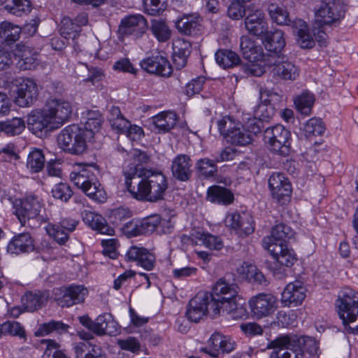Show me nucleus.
<instances>
[{"mask_svg":"<svg viewBox=\"0 0 358 358\" xmlns=\"http://www.w3.org/2000/svg\"><path fill=\"white\" fill-rule=\"evenodd\" d=\"M71 103L62 99H50L43 108L31 111L27 117L30 131L38 136L60 128L69 119Z\"/></svg>","mask_w":358,"mask_h":358,"instance_id":"1","label":"nucleus"},{"mask_svg":"<svg viewBox=\"0 0 358 358\" xmlns=\"http://www.w3.org/2000/svg\"><path fill=\"white\" fill-rule=\"evenodd\" d=\"M239 287L224 278L219 279L214 285L212 292L208 293L212 309V317L220 315H229L232 319H241L247 316L245 307L237 302Z\"/></svg>","mask_w":358,"mask_h":358,"instance_id":"2","label":"nucleus"},{"mask_svg":"<svg viewBox=\"0 0 358 358\" xmlns=\"http://www.w3.org/2000/svg\"><path fill=\"white\" fill-rule=\"evenodd\" d=\"M127 190L138 200L156 202L164 198L168 188L166 176L161 172H152L147 176L130 181L125 180Z\"/></svg>","mask_w":358,"mask_h":358,"instance_id":"3","label":"nucleus"},{"mask_svg":"<svg viewBox=\"0 0 358 358\" xmlns=\"http://www.w3.org/2000/svg\"><path fill=\"white\" fill-rule=\"evenodd\" d=\"M218 130L225 141L234 145L245 146L252 143L254 136L262 131L261 121L249 120L247 128L229 116H224L217 123Z\"/></svg>","mask_w":358,"mask_h":358,"instance_id":"4","label":"nucleus"},{"mask_svg":"<svg viewBox=\"0 0 358 358\" xmlns=\"http://www.w3.org/2000/svg\"><path fill=\"white\" fill-rule=\"evenodd\" d=\"M240 48L243 57L248 63L242 66L243 72L247 76H261L266 67L267 54L264 52L260 45L257 44L248 36L241 38Z\"/></svg>","mask_w":358,"mask_h":358,"instance_id":"5","label":"nucleus"},{"mask_svg":"<svg viewBox=\"0 0 358 358\" xmlns=\"http://www.w3.org/2000/svg\"><path fill=\"white\" fill-rule=\"evenodd\" d=\"M336 306L345 331L348 334L358 335V292L346 288L337 300Z\"/></svg>","mask_w":358,"mask_h":358,"instance_id":"6","label":"nucleus"},{"mask_svg":"<svg viewBox=\"0 0 358 358\" xmlns=\"http://www.w3.org/2000/svg\"><path fill=\"white\" fill-rule=\"evenodd\" d=\"M44 206L43 199L35 193H29L22 199L17 200L13 205V214L17 217L21 226H25L31 220L47 222L49 217L40 216ZM29 225V224H28Z\"/></svg>","mask_w":358,"mask_h":358,"instance_id":"7","label":"nucleus"},{"mask_svg":"<svg viewBox=\"0 0 358 358\" xmlns=\"http://www.w3.org/2000/svg\"><path fill=\"white\" fill-rule=\"evenodd\" d=\"M86 132L76 124L63 129L58 136V143L66 152L73 155H81L87 148Z\"/></svg>","mask_w":358,"mask_h":358,"instance_id":"8","label":"nucleus"},{"mask_svg":"<svg viewBox=\"0 0 358 358\" xmlns=\"http://www.w3.org/2000/svg\"><path fill=\"white\" fill-rule=\"evenodd\" d=\"M264 141L271 152L286 157L291 150V133L284 126L276 124L266 129Z\"/></svg>","mask_w":358,"mask_h":358,"instance_id":"9","label":"nucleus"},{"mask_svg":"<svg viewBox=\"0 0 358 358\" xmlns=\"http://www.w3.org/2000/svg\"><path fill=\"white\" fill-rule=\"evenodd\" d=\"M267 250L275 259L271 266L273 275L278 279H282L287 275V268L292 266L297 259L295 252L287 244L274 245Z\"/></svg>","mask_w":358,"mask_h":358,"instance_id":"10","label":"nucleus"},{"mask_svg":"<svg viewBox=\"0 0 358 358\" xmlns=\"http://www.w3.org/2000/svg\"><path fill=\"white\" fill-rule=\"evenodd\" d=\"M87 289L83 285L71 284L54 289L55 299L62 308H70L85 301Z\"/></svg>","mask_w":358,"mask_h":358,"instance_id":"11","label":"nucleus"},{"mask_svg":"<svg viewBox=\"0 0 358 358\" xmlns=\"http://www.w3.org/2000/svg\"><path fill=\"white\" fill-rule=\"evenodd\" d=\"M345 6L336 0L322 2L320 8L315 12V24L318 27L330 25L344 17Z\"/></svg>","mask_w":358,"mask_h":358,"instance_id":"12","label":"nucleus"},{"mask_svg":"<svg viewBox=\"0 0 358 358\" xmlns=\"http://www.w3.org/2000/svg\"><path fill=\"white\" fill-rule=\"evenodd\" d=\"M252 316L261 319L273 314L278 308L277 299L271 294L260 293L248 301Z\"/></svg>","mask_w":358,"mask_h":358,"instance_id":"13","label":"nucleus"},{"mask_svg":"<svg viewBox=\"0 0 358 358\" xmlns=\"http://www.w3.org/2000/svg\"><path fill=\"white\" fill-rule=\"evenodd\" d=\"M266 62V66H273V74L284 80H294L299 76V68L284 55H268Z\"/></svg>","mask_w":358,"mask_h":358,"instance_id":"14","label":"nucleus"},{"mask_svg":"<svg viewBox=\"0 0 358 358\" xmlns=\"http://www.w3.org/2000/svg\"><path fill=\"white\" fill-rule=\"evenodd\" d=\"M14 102L20 107H29L36 101L38 91L36 83L31 78H20L16 80Z\"/></svg>","mask_w":358,"mask_h":358,"instance_id":"15","label":"nucleus"},{"mask_svg":"<svg viewBox=\"0 0 358 358\" xmlns=\"http://www.w3.org/2000/svg\"><path fill=\"white\" fill-rule=\"evenodd\" d=\"M268 187L271 196L278 203L284 205L291 198L292 188L289 179L281 173H273L268 178Z\"/></svg>","mask_w":358,"mask_h":358,"instance_id":"16","label":"nucleus"},{"mask_svg":"<svg viewBox=\"0 0 358 358\" xmlns=\"http://www.w3.org/2000/svg\"><path fill=\"white\" fill-rule=\"evenodd\" d=\"M148 23L141 14H132L124 16L119 25V34L122 36H131L139 38L145 33Z\"/></svg>","mask_w":358,"mask_h":358,"instance_id":"17","label":"nucleus"},{"mask_svg":"<svg viewBox=\"0 0 358 358\" xmlns=\"http://www.w3.org/2000/svg\"><path fill=\"white\" fill-rule=\"evenodd\" d=\"M79 224V220L71 218H62L58 224L48 223L45 229L47 234L59 245H64Z\"/></svg>","mask_w":358,"mask_h":358,"instance_id":"18","label":"nucleus"},{"mask_svg":"<svg viewBox=\"0 0 358 358\" xmlns=\"http://www.w3.org/2000/svg\"><path fill=\"white\" fill-rule=\"evenodd\" d=\"M141 67L146 72L161 76L169 77L172 74L173 68L168 59L160 52L153 53L142 59Z\"/></svg>","mask_w":358,"mask_h":358,"instance_id":"19","label":"nucleus"},{"mask_svg":"<svg viewBox=\"0 0 358 358\" xmlns=\"http://www.w3.org/2000/svg\"><path fill=\"white\" fill-rule=\"evenodd\" d=\"M208 292H199L188 304L186 317L189 320L198 322L208 313L212 316V309L210 308V301L208 298Z\"/></svg>","mask_w":358,"mask_h":358,"instance_id":"20","label":"nucleus"},{"mask_svg":"<svg viewBox=\"0 0 358 358\" xmlns=\"http://www.w3.org/2000/svg\"><path fill=\"white\" fill-rule=\"evenodd\" d=\"M228 227L239 236H248L255 231V221L250 213L242 211L229 214L226 217Z\"/></svg>","mask_w":358,"mask_h":358,"instance_id":"21","label":"nucleus"},{"mask_svg":"<svg viewBox=\"0 0 358 358\" xmlns=\"http://www.w3.org/2000/svg\"><path fill=\"white\" fill-rule=\"evenodd\" d=\"M6 250L12 255L31 253L36 250L34 238L29 232L19 233L9 241Z\"/></svg>","mask_w":358,"mask_h":358,"instance_id":"22","label":"nucleus"},{"mask_svg":"<svg viewBox=\"0 0 358 358\" xmlns=\"http://www.w3.org/2000/svg\"><path fill=\"white\" fill-rule=\"evenodd\" d=\"M125 259L129 262H135L147 271H152L155 266V255L141 246H130L125 254Z\"/></svg>","mask_w":358,"mask_h":358,"instance_id":"23","label":"nucleus"},{"mask_svg":"<svg viewBox=\"0 0 358 358\" xmlns=\"http://www.w3.org/2000/svg\"><path fill=\"white\" fill-rule=\"evenodd\" d=\"M306 289L300 280L289 282L285 287L281 297L284 306L295 307L301 305L306 297Z\"/></svg>","mask_w":358,"mask_h":358,"instance_id":"24","label":"nucleus"},{"mask_svg":"<svg viewBox=\"0 0 358 358\" xmlns=\"http://www.w3.org/2000/svg\"><path fill=\"white\" fill-rule=\"evenodd\" d=\"M99 170L96 165L89 164H78L70 173L71 181L82 191L90 182L94 180Z\"/></svg>","mask_w":358,"mask_h":358,"instance_id":"25","label":"nucleus"},{"mask_svg":"<svg viewBox=\"0 0 358 358\" xmlns=\"http://www.w3.org/2000/svg\"><path fill=\"white\" fill-rule=\"evenodd\" d=\"M294 234V231L289 226L285 224H277L273 227L271 235L264 238L262 245L267 250L274 245H287V241L293 237Z\"/></svg>","mask_w":358,"mask_h":358,"instance_id":"26","label":"nucleus"},{"mask_svg":"<svg viewBox=\"0 0 358 358\" xmlns=\"http://www.w3.org/2000/svg\"><path fill=\"white\" fill-rule=\"evenodd\" d=\"M192 162L189 156L185 154L176 155L171 163L173 176L180 181H187L192 176Z\"/></svg>","mask_w":358,"mask_h":358,"instance_id":"27","label":"nucleus"},{"mask_svg":"<svg viewBox=\"0 0 358 358\" xmlns=\"http://www.w3.org/2000/svg\"><path fill=\"white\" fill-rule=\"evenodd\" d=\"M245 29L252 35L261 36L268 30V23L264 13L260 9H256L250 13L245 19Z\"/></svg>","mask_w":358,"mask_h":358,"instance_id":"28","label":"nucleus"},{"mask_svg":"<svg viewBox=\"0 0 358 358\" xmlns=\"http://www.w3.org/2000/svg\"><path fill=\"white\" fill-rule=\"evenodd\" d=\"M178 31L184 35L195 36L201 31L200 17L198 14H184L175 21Z\"/></svg>","mask_w":358,"mask_h":358,"instance_id":"29","label":"nucleus"},{"mask_svg":"<svg viewBox=\"0 0 358 358\" xmlns=\"http://www.w3.org/2000/svg\"><path fill=\"white\" fill-rule=\"evenodd\" d=\"M297 347L292 349L297 358H320L319 343L313 338L302 336L296 338Z\"/></svg>","mask_w":358,"mask_h":358,"instance_id":"30","label":"nucleus"},{"mask_svg":"<svg viewBox=\"0 0 358 358\" xmlns=\"http://www.w3.org/2000/svg\"><path fill=\"white\" fill-rule=\"evenodd\" d=\"M80 214L83 222L92 229L103 234H112L113 229L108 225L101 215L88 210H82Z\"/></svg>","mask_w":358,"mask_h":358,"instance_id":"31","label":"nucleus"},{"mask_svg":"<svg viewBox=\"0 0 358 358\" xmlns=\"http://www.w3.org/2000/svg\"><path fill=\"white\" fill-rule=\"evenodd\" d=\"M297 36V43L301 48L310 49L315 45V41L309 32L308 24L301 19H296L290 24Z\"/></svg>","mask_w":358,"mask_h":358,"instance_id":"32","label":"nucleus"},{"mask_svg":"<svg viewBox=\"0 0 358 358\" xmlns=\"http://www.w3.org/2000/svg\"><path fill=\"white\" fill-rule=\"evenodd\" d=\"M173 62L178 69L183 68L191 52V44L183 38H178L173 43Z\"/></svg>","mask_w":358,"mask_h":358,"instance_id":"33","label":"nucleus"},{"mask_svg":"<svg viewBox=\"0 0 358 358\" xmlns=\"http://www.w3.org/2000/svg\"><path fill=\"white\" fill-rule=\"evenodd\" d=\"M118 332V324L112 314L105 313L99 315L95 320V334L113 336Z\"/></svg>","mask_w":358,"mask_h":358,"instance_id":"34","label":"nucleus"},{"mask_svg":"<svg viewBox=\"0 0 358 358\" xmlns=\"http://www.w3.org/2000/svg\"><path fill=\"white\" fill-rule=\"evenodd\" d=\"M207 199L213 203L228 206L233 203L234 196L232 192L219 185H213L207 189Z\"/></svg>","mask_w":358,"mask_h":358,"instance_id":"35","label":"nucleus"},{"mask_svg":"<svg viewBox=\"0 0 358 358\" xmlns=\"http://www.w3.org/2000/svg\"><path fill=\"white\" fill-rule=\"evenodd\" d=\"M265 37V48L269 53L267 55H282L281 51L285 45L284 33L280 29L267 32Z\"/></svg>","mask_w":358,"mask_h":358,"instance_id":"36","label":"nucleus"},{"mask_svg":"<svg viewBox=\"0 0 358 358\" xmlns=\"http://www.w3.org/2000/svg\"><path fill=\"white\" fill-rule=\"evenodd\" d=\"M261 93L262 96L266 95L269 98L266 100L268 101L269 103H261L257 107V108L255 110V118L254 120L257 121V118H258L261 121H268L275 114L274 108L271 104V102L273 100V97L276 96L278 100H280L282 97L278 93L273 92L267 89L262 90Z\"/></svg>","mask_w":358,"mask_h":358,"instance_id":"37","label":"nucleus"},{"mask_svg":"<svg viewBox=\"0 0 358 358\" xmlns=\"http://www.w3.org/2000/svg\"><path fill=\"white\" fill-rule=\"evenodd\" d=\"M0 4L8 13L17 17L26 15L31 10L29 0H0Z\"/></svg>","mask_w":358,"mask_h":358,"instance_id":"38","label":"nucleus"},{"mask_svg":"<svg viewBox=\"0 0 358 358\" xmlns=\"http://www.w3.org/2000/svg\"><path fill=\"white\" fill-rule=\"evenodd\" d=\"M48 295L40 291L27 292L22 297V305L24 310L34 312L41 308L46 301Z\"/></svg>","mask_w":358,"mask_h":358,"instance_id":"39","label":"nucleus"},{"mask_svg":"<svg viewBox=\"0 0 358 358\" xmlns=\"http://www.w3.org/2000/svg\"><path fill=\"white\" fill-rule=\"evenodd\" d=\"M149 29L153 37L159 43L168 42L172 36V31L167 22L162 19H152L150 20Z\"/></svg>","mask_w":358,"mask_h":358,"instance_id":"40","label":"nucleus"},{"mask_svg":"<svg viewBox=\"0 0 358 358\" xmlns=\"http://www.w3.org/2000/svg\"><path fill=\"white\" fill-rule=\"evenodd\" d=\"M237 272L251 283L259 285L266 284V280L264 274L253 264L243 262L237 268Z\"/></svg>","mask_w":358,"mask_h":358,"instance_id":"41","label":"nucleus"},{"mask_svg":"<svg viewBox=\"0 0 358 358\" xmlns=\"http://www.w3.org/2000/svg\"><path fill=\"white\" fill-rule=\"evenodd\" d=\"M108 120L111 129L118 134H124L129 125V121L123 116L117 106L110 108Z\"/></svg>","mask_w":358,"mask_h":358,"instance_id":"42","label":"nucleus"},{"mask_svg":"<svg viewBox=\"0 0 358 358\" xmlns=\"http://www.w3.org/2000/svg\"><path fill=\"white\" fill-rule=\"evenodd\" d=\"M82 123L84 127L82 128L87 134L88 138L93 136V134L98 131L101 126L103 118L101 114L97 110L88 111L84 117Z\"/></svg>","mask_w":358,"mask_h":358,"instance_id":"43","label":"nucleus"},{"mask_svg":"<svg viewBox=\"0 0 358 358\" xmlns=\"http://www.w3.org/2000/svg\"><path fill=\"white\" fill-rule=\"evenodd\" d=\"M20 54H17L19 59L17 62L18 67L23 71L35 69L37 66V53L29 47L23 45L18 50Z\"/></svg>","mask_w":358,"mask_h":358,"instance_id":"44","label":"nucleus"},{"mask_svg":"<svg viewBox=\"0 0 358 358\" xmlns=\"http://www.w3.org/2000/svg\"><path fill=\"white\" fill-rule=\"evenodd\" d=\"M152 122L159 131H169L177 123L176 114L173 112L160 113L152 117Z\"/></svg>","mask_w":358,"mask_h":358,"instance_id":"45","label":"nucleus"},{"mask_svg":"<svg viewBox=\"0 0 358 358\" xmlns=\"http://www.w3.org/2000/svg\"><path fill=\"white\" fill-rule=\"evenodd\" d=\"M21 29L8 21L0 23V38L7 44L10 45L17 41L20 38Z\"/></svg>","mask_w":358,"mask_h":358,"instance_id":"46","label":"nucleus"},{"mask_svg":"<svg viewBox=\"0 0 358 358\" xmlns=\"http://www.w3.org/2000/svg\"><path fill=\"white\" fill-rule=\"evenodd\" d=\"M217 64L223 69L232 68L240 62L239 56L234 51L227 49H220L215 55Z\"/></svg>","mask_w":358,"mask_h":358,"instance_id":"47","label":"nucleus"},{"mask_svg":"<svg viewBox=\"0 0 358 358\" xmlns=\"http://www.w3.org/2000/svg\"><path fill=\"white\" fill-rule=\"evenodd\" d=\"M83 192L89 198L96 202L103 203L106 201V192L98 180L96 176L94 177V180H92L89 185L83 188Z\"/></svg>","mask_w":358,"mask_h":358,"instance_id":"48","label":"nucleus"},{"mask_svg":"<svg viewBox=\"0 0 358 358\" xmlns=\"http://www.w3.org/2000/svg\"><path fill=\"white\" fill-rule=\"evenodd\" d=\"M74 351L76 358H106L101 347L92 345L90 350V345L84 342L76 344Z\"/></svg>","mask_w":358,"mask_h":358,"instance_id":"49","label":"nucleus"},{"mask_svg":"<svg viewBox=\"0 0 358 358\" xmlns=\"http://www.w3.org/2000/svg\"><path fill=\"white\" fill-rule=\"evenodd\" d=\"M69 329V326L62 321L50 320L48 322L41 324L35 332V335L36 336H44L52 332L62 334L66 333Z\"/></svg>","mask_w":358,"mask_h":358,"instance_id":"50","label":"nucleus"},{"mask_svg":"<svg viewBox=\"0 0 358 358\" xmlns=\"http://www.w3.org/2000/svg\"><path fill=\"white\" fill-rule=\"evenodd\" d=\"M24 128L25 122L20 117H13L0 122V133L3 131L8 136L19 135Z\"/></svg>","mask_w":358,"mask_h":358,"instance_id":"51","label":"nucleus"},{"mask_svg":"<svg viewBox=\"0 0 358 358\" xmlns=\"http://www.w3.org/2000/svg\"><path fill=\"white\" fill-rule=\"evenodd\" d=\"M45 162V159L43 152L39 149H34L27 157V168L31 173H39L44 168Z\"/></svg>","mask_w":358,"mask_h":358,"instance_id":"52","label":"nucleus"},{"mask_svg":"<svg viewBox=\"0 0 358 358\" xmlns=\"http://www.w3.org/2000/svg\"><path fill=\"white\" fill-rule=\"evenodd\" d=\"M192 236L210 250H220L224 246L222 240L217 236L201 231H196Z\"/></svg>","mask_w":358,"mask_h":358,"instance_id":"53","label":"nucleus"},{"mask_svg":"<svg viewBox=\"0 0 358 358\" xmlns=\"http://www.w3.org/2000/svg\"><path fill=\"white\" fill-rule=\"evenodd\" d=\"M268 12L273 22L279 25H289V22H292L289 18V13L286 8L278 4H269Z\"/></svg>","mask_w":358,"mask_h":358,"instance_id":"54","label":"nucleus"},{"mask_svg":"<svg viewBox=\"0 0 358 358\" xmlns=\"http://www.w3.org/2000/svg\"><path fill=\"white\" fill-rule=\"evenodd\" d=\"M132 157L134 162L136 163V164L134 166V168H131L130 173H127V171L124 172L126 180L129 178L130 181L139 179L140 176H137V173L138 170H141V168H138V166L143 164L148 163L149 161V157L147 153L140 150H134Z\"/></svg>","mask_w":358,"mask_h":358,"instance_id":"55","label":"nucleus"},{"mask_svg":"<svg viewBox=\"0 0 358 358\" xmlns=\"http://www.w3.org/2000/svg\"><path fill=\"white\" fill-rule=\"evenodd\" d=\"M314 102L315 96L309 92H303L294 99L296 109L304 115H309L311 113Z\"/></svg>","mask_w":358,"mask_h":358,"instance_id":"56","label":"nucleus"},{"mask_svg":"<svg viewBox=\"0 0 358 358\" xmlns=\"http://www.w3.org/2000/svg\"><path fill=\"white\" fill-rule=\"evenodd\" d=\"M324 131L325 127L323 122L321 119L317 117L310 118L303 126L305 136L308 138L321 136Z\"/></svg>","mask_w":358,"mask_h":358,"instance_id":"57","label":"nucleus"},{"mask_svg":"<svg viewBox=\"0 0 358 358\" xmlns=\"http://www.w3.org/2000/svg\"><path fill=\"white\" fill-rule=\"evenodd\" d=\"M41 343L46 345L42 358H71L59 349L60 345L55 341L44 339L41 341Z\"/></svg>","mask_w":358,"mask_h":358,"instance_id":"58","label":"nucleus"},{"mask_svg":"<svg viewBox=\"0 0 358 358\" xmlns=\"http://www.w3.org/2000/svg\"><path fill=\"white\" fill-rule=\"evenodd\" d=\"M298 338L296 336H291L289 335H282L271 341L268 345V348L278 350V349H295L294 343H296Z\"/></svg>","mask_w":358,"mask_h":358,"instance_id":"59","label":"nucleus"},{"mask_svg":"<svg viewBox=\"0 0 358 358\" xmlns=\"http://www.w3.org/2000/svg\"><path fill=\"white\" fill-rule=\"evenodd\" d=\"M217 163L216 159L214 161L208 158H203L196 162V167L201 175L209 178L214 176L217 173Z\"/></svg>","mask_w":358,"mask_h":358,"instance_id":"60","label":"nucleus"},{"mask_svg":"<svg viewBox=\"0 0 358 358\" xmlns=\"http://www.w3.org/2000/svg\"><path fill=\"white\" fill-rule=\"evenodd\" d=\"M2 335H10L18 336L20 338L26 339V333L24 327L15 321H8L1 324Z\"/></svg>","mask_w":358,"mask_h":358,"instance_id":"61","label":"nucleus"},{"mask_svg":"<svg viewBox=\"0 0 358 358\" xmlns=\"http://www.w3.org/2000/svg\"><path fill=\"white\" fill-rule=\"evenodd\" d=\"M81 29L74 24L73 20L69 17H64L62 21L60 29L61 35L65 38H72L75 39Z\"/></svg>","mask_w":358,"mask_h":358,"instance_id":"62","label":"nucleus"},{"mask_svg":"<svg viewBox=\"0 0 358 358\" xmlns=\"http://www.w3.org/2000/svg\"><path fill=\"white\" fill-rule=\"evenodd\" d=\"M142 234L157 233V226L160 223V216L157 214L151 215L140 220Z\"/></svg>","mask_w":358,"mask_h":358,"instance_id":"63","label":"nucleus"},{"mask_svg":"<svg viewBox=\"0 0 358 358\" xmlns=\"http://www.w3.org/2000/svg\"><path fill=\"white\" fill-rule=\"evenodd\" d=\"M52 194L55 199L66 202L71 197L73 192L68 184L60 182L55 185L52 189Z\"/></svg>","mask_w":358,"mask_h":358,"instance_id":"64","label":"nucleus"}]
</instances>
